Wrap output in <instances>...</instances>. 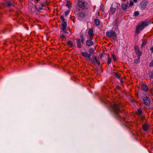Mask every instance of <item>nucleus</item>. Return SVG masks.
<instances>
[{"label":"nucleus","mask_w":153,"mask_h":153,"mask_svg":"<svg viewBox=\"0 0 153 153\" xmlns=\"http://www.w3.org/2000/svg\"><path fill=\"white\" fill-rule=\"evenodd\" d=\"M149 125H143L142 128L144 131H147L149 128Z\"/></svg>","instance_id":"ddd939ff"},{"label":"nucleus","mask_w":153,"mask_h":153,"mask_svg":"<svg viewBox=\"0 0 153 153\" xmlns=\"http://www.w3.org/2000/svg\"><path fill=\"white\" fill-rule=\"evenodd\" d=\"M140 57H138L137 59L135 60L134 62L136 64L140 62Z\"/></svg>","instance_id":"aec40b11"},{"label":"nucleus","mask_w":153,"mask_h":153,"mask_svg":"<svg viewBox=\"0 0 153 153\" xmlns=\"http://www.w3.org/2000/svg\"><path fill=\"white\" fill-rule=\"evenodd\" d=\"M94 52V51L93 48H90L89 49V54H91H91L93 53Z\"/></svg>","instance_id":"5701e85b"},{"label":"nucleus","mask_w":153,"mask_h":153,"mask_svg":"<svg viewBox=\"0 0 153 153\" xmlns=\"http://www.w3.org/2000/svg\"><path fill=\"white\" fill-rule=\"evenodd\" d=\"M128 7L127 3H123L122 4V8L123 10L126 9Z\"/></svg>","instance_id":"2eb2a0df"},{"label":"nucleus","mask_w":153,"mask_h":153,"mask_svg":"<svg viewBox=\"0 0 153 153\" xmlns=\"http://www.w3.org/2000/svg\"><path fill=\"white\" fill-rule=\"evenodd\" d=\"M78 16L81 18H83L85 16V14L83 12H80Z\"/></svg>","instance_id":"6ab92c4d"},{"label":"nucleus","mask_w":153,"mask_h":153,"mask_svg":"<svg viewBox=\"0 0 153 153\" xmlns=\"http://www.w3.org/2000/svg\"><path fill=\"white\" fill-rule=\"evenodd\" d=\"M111 106L115 117L120 120H121L124 119L123 117L121 116L122 113L120 112L118 105L116 103L114 102L111 104Z\"/></svg>","instance_id":"f257e3e1"},{"label":"nucleus","mask_w":153,"mask_h":153,"mask_svg":"<svg viewBox=\"0 0 153 153\" xmlns=\"http://www.w3.org/2000/svg\"><path fill=\"white\" fill-rule=\"evenodd\" d=\"M143 100L144 104L147 106L149 105L151 103V100L150 97H143Z\"/></svg>","instance_id":"39448f33"},{"label":"nucleus","mask_w":153,"mask_h":153,"mask_svg":"<svg viewBox=\"0 0 153 153\" xmlns=\"http://www.w3.org/2000/svg\"><path fill=\"white\" fill-rule=\"evenodd\" d=\"M141 119L142 120L143 119V117H141Z\"/></svg>","instance_id":"c03bdc74"},{"label":"nucleus","mask_w":153,"mask_h":153,"mask_svg":"<svg viewBox=\"0 0 153 153\" xmlns=\"http://www.w3.org/2000/svg\"><path fill=\"white\" fill-rule=\"evenodd\" d=\"M135 139L137 140V138L136 137H135Z\"/></svg>","instance_id":"a18cd8bd"},{"label":"nucleus","mask_w":153,"mask_h":153,"mask_svg":"<svg viewBox=\"0 0 153 153\" xmlns=\"http://www.w3.org/2000/svg\"><path fill=\"white\" fill-rule=\"evenodd\" d=\"M150 92L152 96H153V88L150 90Z\"/></svg>","instance_id":"7c9ffc66"},{"label":"nucleus","mask_w":153,"mask_h":153,"mask_svg":"<svg viewBox=\"0 0 153 153\" xmlns=\"http://www.w3.org/2000/svg\"><path fill=\"white\" fill-rule=\"evenodd\" d=\"M60 18L61 20L62 21V22H65V20L63 16H60Z\"/></svg>","instance_id":"a878e982"},{"label":"nucleus","mask_w":153,"mask_h":153,"mask_svg":"<svg viewBox=\"0 0 153 153\" xmlns=\"http://www.w3.org/2000/svg\"><path fill=\"white\" fill-rule=\"evenodd\" d=\"M94 21L95 23L98 26L100 25V21L99 20L95 19Z\"/></svg>","instance_id":"f3484780"},{"label":"nucleus","mask_w":153,"mask_h":153,"mask_svg":"<svg viewBox=\"0 0 153 153\" xmlns=\"http://www.w3.org/2000/svg\"><path fill=\"white\" fill-rule=\"evenodd\" d=\"M65 36L64 35H62L61 36V38L63 39L64 38H65Z\"/></svg>","instance_id":"58836bf2"},{"label":"nucleus","mask_w":153,"mask_h":153,"mask_svg":"<svg viewBox=\"0 0 153 153\" xmlns=\"http://www.w3.org/2000/svg\"><path fill=\"white\" fill-rule=\"evenodd\" d=\"M67 43L68 45L70 47L73 45V43L71 41H68Z\"/></svg>","instance_id":"4be33fe9"},{"label":"nucleus","mask_w":153,"mask_h":153,"mask_svg":"<svg viewBox=\"0 0 153 153\" xmlns=\"http://www.w3.org/2000/svg\"><path fill=\"white\" fill-rule=\"evenodd\" d=\"M92 40H87L86 42V45L88 46H90L92 45L93 44V42L91 41Z\"/></svg>","instance_id":"9d476101"},{"label":"nucleus","mask_w":153,"mask_h":153,"mask_svg":"<svg viewBox=\"0 0 153 153\" xmlns=\"http://www.w3.org/2000/svg\"><path fill=\"white\" fill-rule=\"evenodd\" d=\"M66 5L68 7H71V4L70 2L69 1H67Z\"/></svg>","instance_id":"b1692460"},{"label":"nucleus","mask_w":153,"mask_h":153,"mask_svg":"<svg viewBox=\"0 0 153 153\" xmlns=\"http://www.w3.org/2000/svg\"><path fill=\"white\" fill-rule=\"evenodd\" d=\"M88 34L89 36V39L92 40L93 39V29H90L88 31Z\"/></svg>","instance_id":"1a4fd4ad"},{"label":"nucleus","mask_w":153,"mask_h":153,"mask_svg":"<svg viewBox=\"0 0 153 153\" xmlns=\"http://www.w3.org/2000/svg\"><path fill=\"white\" fill-rule=\"evenodd\" d=\"M150 50L151 51V52L153 53V47H151Z\"/></svg>","instance_id":"c9c22d12"},{"label":"nucleus","mask_w":153,"mask_h":153,"mask_svg":"<svg viewBox=\"0 0 153 153\" xmlns=\"http://www.w3.org/2000/svg\"><path fill=\"white\" fill-rule=\"evenodd\" d=\"M134 48L135 50V51L139 50L138 46H135Z\"/></svg>","instance_id":"473e14b6"},{"label":"nucleus","mask_w":153,"mask_h":153,"mask_svg":"<svg viewBox=\"0 0 153 153\" xmlns=\"http://www.w3.org/2000/svg\"><path fill=\"white\" fill-rule=\"evenodd\" d=\"M77 46L79 48H80L81 47V43L82 42L81 40V39H77Z\"/></svg>","instance_id":"4468645a"},{"label":"nucleus","mask_w":153,"mask_h":153,"mask_svg":"<svg viewBox=\"0 0 153 153\" xmlns=\"http://www.w3.org/2000/svg\"><path fill=\"white\" fill-rule=\"evenodd\" d=\"M117 4L115 2L114 3L112 4L110 9L109 11V14H112L115 12L117 7Z\"/></svg>","instance_id":"20e7f679"},{"label":"nucleus","mask_w":153,"mask_h":153,"mask_svg":"<svg viewBox=\"0 0 153 153\" xmlns=\"http://www.w3.org/2000/svg\"><path fill=\"white\" fill-rule=\"evenodd\" d=\"M81 40L82 43H83L84 42V39L83 38H82L81 39Z\"/></svg>","instance_id":"e433bc0d"},{"label":"nucleus","mask_w":153,"mask_h":153,"mask_svg":"<svg viewBox=\"0 0 153 153\" xmlns=\"http://www.w3.org/2000/svg\"><path fill=\"white\" fill-rule=\"evenodd\" d=\"M137 0H133V1L135 2L136 3L137 2Z\"/></svg>","instance_id":"79ce46f5"},{"label":"nucleus","mask_w":153,"mask_h":153,"mask_svg":"<svg viewBox=\"0 0 153 153\" xmlns=\"http://www.w3.org/2000/svg\"><path fill=\"white\" fill-rule=\"evenodd\" d=\"M136 54L138 56V57H140V56L142 54V52L140 51L139 50H137V51H136Z\"/></svg>","instance_id":"a211bd4d"},{"label":"nucleus","mask_w":153,"mask_h":153,"mask_svg":"<svg viewBox=\"0 0 153 153\" xmlns=\"http://www.w3.org/2000/svg\"><path fill=\"white\" fill-rule=\"evenodd\" d=\"M115 61L116 60V58H115V57L114 58V59H113Z\"/></svg>","instance_id":"37998d69"},{"label":"nucleus","mask_w":153,"mask_h":153,"mask_svg":"<svg viewBox=\"0 0 153 153\" xmlns=\"http://www.w3.org/2000/svg\"><path fill=\"white\" fill-rule=\"evenodd\" d=\"M111 62V59L109 57L108 59V64H110Z\"/></svg>","instance_id":"bb28decb"},{"label":"nucleus","mask_w":153,"mask_h":153,"mask_svg":"<svg viewBox=\"0 0 153 153\" xmlns=\"http://www.w3.org/2000/svg\"><path fill=\"white\" fill-rule=\"evenodd\" d=\"M140 8L142 9H143L146 7V4L145 2H141L140 5Z\"/></svg>","instance_id":"f8f14e48"},{"label":"nucleus","mask_w":153,"mask_h":153,"mask_svg":"<svg viewBox=\"0 0 153 153\" xmlns=\"http://www.w3.org/2000/svg\"><path fill=\"white\" fill-rule=\"evenodd\" d=\"M63 31L65 33H68V32L66 30V28H63L62 29Z\"/></svg>","instance_id":"2f4dec72"},{"label":"nucleus","mask_w":153,"mask_h":153,"mask_svg":"<svg viewBox=\"0 0 153 153\" xmlns=\"http://www.w3.org/2000/svg\"><path fill=\"white\" fill-rule=\"evenodd\" d=\"M69 13H68V11H66L65 12V16H67V15H68V14Z\"/></svg>","instance_id":"ea45409f"},{"label":"nucleus","mask_w":153,"mask_h":153,"mask_svg":"<svg viewBox=\"0 0 153 153\" xmlns=\"http://www.w3.org/2000/svg\"><path fill=\"white\" fill-rule=\"evenodd\" d=\"M149 66L151 67H153V60L150 62Z\"/></svg>","instance_id":"c756f323"},{"label":"nucleus","mask_w":153,"mask_h":153,"mask_svg":"<svg viewBox=\"0 0 153 153\" xmlns=\"http://www.w3.org/2000/svg\"><path fill=\"white\" fill-rule=\"evenodd\" d=\"M138 115L140 116V115L142 113V111L140 109H139L137 112Z\"/></svg>","instance_id":"412c9836"},{"label":"nucleus","mask_w":153,"mask_h":153,"mask_svg":"<svg viewBox=\"0 0 153 153\" xmlns=\"http://www.w3.org/2000/svg\"><path fill=\"white\" fill-rule=\"evenodd\" d=\"M139 12L138 11H136L134 13V15L135 16H137L139 14Z\"/></svg>","instance_id":"cd10ccee"},{"label":"nucleus","mask_w":153,"mask_h":153,"mask_svg":"<svg viewBox=\"0 0 153 153\" xmlns=\"http://www.w3.org/2000/svg\"><path fill=\"white\" fill-rule=\"evenodd\" d=\"M82 56L85 58H87L88 59H90L91 54H89L87 52H82L81 53Z\"/></svg>","instance_id":"0eeeda50"},{"label":"nucleus","mask_w":153,"mask_h":153,"mask_svg":"<svg viewBox=\"0 0 153 153\" xmlns=\"http://www.w3.org/2000/svg\"><path fill=\"white\" fill-rule=\"evenodd\" d=\"M67 24L66 22H62V29L66 28Z\"/></svg>","instance_id":"dca6fc26"},{"label":"nucleus","mask_w":153,"mask_h":153,"mask_svg":"<svg viewBox=\"0 0 153 153\" xmlns=\"http://www.w3.org/2000/svg\"><path fill=\"white\" fill-rule=\"evenodd\" d=\"M41 5V7H40L39 8V11L41 10L42 9H44L43 8L45 7V5L43 4H42Z\"/></svg>","instance_id":"c85d7f7f"},{"label":"nucleus","mask_w":153,"mask_h":153,"mask_svg":"<svg viewBox=\"0 0 153 153\" xmlns=\"http://www.w3.org/2000/svg\"><path fill=\"white\" fill-rule=\"evenodd\" d=\"M11 5V3L10 2H8L7 4V5L8 7H9Z\"/></svg>","instance_id":"72a5a7b5"},{"label":"nucleus","mask_w":153,"mask_h":153,"mask_svg":"<svg viewBox=\"0 0 153 153\" xmlns=\"http://www.w3.org/2000/svg\"><path fill=\"white\" fill-rule=\"evenodd\" d=\"M133 4H134L133 2L132 1H131L130 3L129 6H132L133 5Z\"/></svg>","instance_id":"f704fd0d"},{"label":"nucleus","mask_w":153,"mask_h":153,"mask_svg":"<svg viewBox=\"0 0 153 153\" xmlns=\"http://www.w3.org/2000/svg\"><path fill=\"white\" fill-rule=\"evenodd\" d=\"M142 89L145 91H146L148 90V88L146 85L143 84L141 85Z\"/></svg>","instance_id":"9b49d317"},{"label":"nucleus","mask_w":153,"mask_h":153,"mask_svg":"<svg viewBox=\"0 0 153 153\" xmlns=\"http://www.w3.org/2000/svg\"><path fill=\"white\" fill-rule=\"evenodd\" d=\"M116 76L118 79H120V76L118 74H117L116 75Z\"/></svg>","instance_id":"4c0bfd02"},{"label":"nucleus","mask_w":153,"mask_h":153,"mask_svg":"<svg viewBox=\"0 0 153 153\" xmlns=\"http://www.w3.org/2000/svg\"><path fill=\"white\" fill-rule=\"evenodd\" d=\"M149 21H145L141 22L137 27L136 33L138 34L140 30H142L145 27L149 25Z\"/></svg>","instance_id":"f03ea898"},{"label":"nucleus","mask_w":153,"mask_h":153,"mask_svg":"<svg viewBox=\"0 0 153 153\" xmlns=\"http://www.w3.org/2000/svg\"><path fill=\"white\" fill-rule=\"evenodd\" d=\"M147 41L146 40H144L142 42V47H143L144 46H145L146 43H147Z\"/></svg>","instance_id":"393cba45"},{"label":"nucleus","mask_w":153,"mask_h":153,"mask_svg":"<svg viewBox=\"0 0 153 153\" xmlns=\"http://www.w3.org/2000/svg\"><path fill=\"white\" fill-rule=\"evenodd\" d=\"M88 60L94 64L97 63L99 65L100 64L99 62L97 59V57L95 56H93L91 59L90 58V59Z\"/></svg>","instance_id":"423d86ee"},{"label":"nucleus","mask_w":153,"mask_h":153,"mask_svg":"<svg viewBox=\"0 0 153 153\" xmlns=\"http://www.w3.org/2000/svg\"><path fill=\"white\" fill-rule=\"evenodd\" d=\"M112 57L113 59H114V58L115 57V56L114 54H113L112 55Z\"/></svg>","instance_id":"a19ab883"},{"label":"nucleus","mask_w":153,"mask_h":153,"mask_svg":"<svg viewBox=\"0 0 153 153\" xmlns=\"http://www.w3.org/2000/svg\"><path fill=\"white\" fill-rule=\"evenodd\" d=\"M152 82H153V81H152Z\"/></svg>","instance_id":"49530a36"},{"label":"nucleus","mask_w":153,"mask_h":153,"mask_svg":"<svg viewBox=\"0 0 153 153\" xmlns=\"http://www.w3.org/2000/svg\"><path fill=\"white\" fill-rule=\"evenodd\" d=\"M106 35L109 38H112L113 39L115 40L117 38V35L115 31L112 30H110L106 32Z\"/></svg>","instance_id":"7ed1b4c3"},{"label":"nucleus","mask_w":153,"mask_h":153,"mask_svg":"<svg viewBox=\"0 0 153 153\" xmlns=\"http://www.w3.org/2000/svg\"><path fill=\"white\" fill-rule=\"evenodd\" d=\"M79 7L82 10L85 9L86 7L85 4L84 2L79 1L78 3Z\"/></svg>","instance_id":"6e6552de"}]
</instances>
